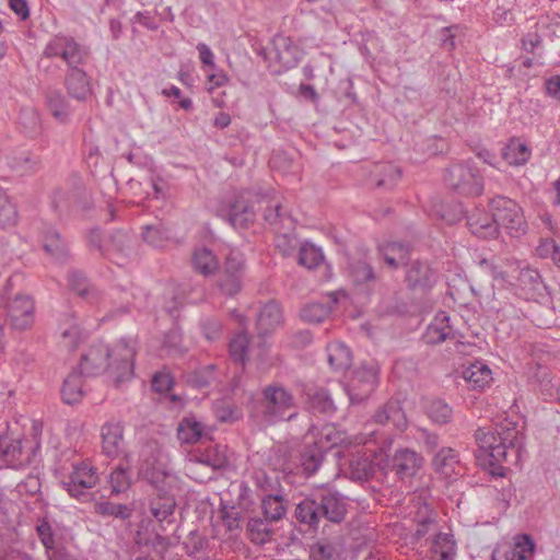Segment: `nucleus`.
<instances>
[{
    "label": "nucleus",
    "instance_id": "18",
    "mask_svg": "<svg viewBox=\"0 0 560 560\" xmlns=\"http://www.w3.org/2000/svg\"><path fill=\"white\" fill-rule=\"evenodd\" d=\"M283 314L280 305L275 301L267 302L257 315V330L260 336H267L281 327Z\"/></svg>",
    "mask_w": 560,
    "mask_h": 560
},
{
    "label": "nucleus",
    "instance_id": "32",
    "mask_svg": "<svg viewBox=\"0 0 560 560\" xmlns=\"http://www.w3.org/2000/svg\"><path fill=\"white\" fill-rule=\"evenodd\" d=\"M374 421L381 424L393 423L398 430H404L407 427L406 416L395 402L384 405L374 415Z\"/></svg>",
    "mask_w": 560,
    "mask_h": 560
},
{
    "label": "nucleus",
    "instance_id": "48",
    "mask_svg": "<svg viewBox=\"0 0 560 560\" xmlns=\"http://www.w3.org/2000/svg\"><path fill=\"white\" fill-rule=\"evenodd\" d=\"M417 512L415 515V522L418 524L416 530L417 537H422L428 533L429 526L433 523V512L427 503H417Z\"/></svg>",
    "mask_w": 560,
    "mask_h": 560
},
{
    "label": "nucleus",
    "instance_id": "7",
    "mask_svg": "<svg viewBox=\"0 0 560 560\" xmlns=\"http://www.w3.org/2000/svg\"><path fill=\"white\" fill-rule=\"evenodd\" d=\"M487 277H490L493 281L504 283L506 280V275L502 268L495 264L494 260L483 258L478 261L477 267L471 276L470 288L475 295H478L486 302H490L494 300L495 293L493 285H487Z\"/></svg>",
    "mask_w": 560,
    "mask_h": 560
},
{
    "label": "nucleus",
    "instance_id": "47",
    "mask_svg": "<svg viewBox=\"0 0 560 560\" xmlns=\"http://www.w3.org/2000/svg\"><path fill=\"white\" fill-rule=\"evenodd\" d=\"M517 281L521 289L527 292L538 291L541 285V277L539 272L529 267L521 269Z\"/></svg>",
    "mask_w": 560,
    "mask_h": 560
},
{
    "label": "nucleus",
    "instance_id": "3",
    "mask_svg": "<svg viewBox=\"0 0 560 560\" xmlns=\"http://www.w3.org/2000/svg\"><path fill=\"white\" fill-rule=\"evenodd\" d=\"M298 406L293 393L280 383L266 385L261 389L259 413L266 425L281 421H291L298 416Z\"/></svg>",
    "mask_w": 560,
    "mask_h": 560
},
{
    "label": "nucleus",
    "instance_id": "16",
    "mask_svg": "<svg viewBox=\"0 0 560 560\" xmlns=\"http://www.w3.org/2000/svg\"><path fill=\"white\" fill-rule=\"evenodd\" d=\"M102 452L110 458H116L124 451V425L120 422H107L101 429Z\"/></svg>",
    "mask_w": 560,
    "mask_h": 560
},
{
    "label": "nucleus",
    "instance_id": "19",
    "mask_svg": "<svg viewBox=\"0 0 560 560\" xmlns=\"http://www.w3.org/2000/svg\"><path fill=\"white\" fill-rule=\"evenodd\" d=\"M37 230L42 236L43 248L49 256L58 260L67 256V246L54 226L39 222Z\"/></svg>",
    "mask_w": 560,
    "mask_h": 560
},
{
    "label": "nucleus",
    "instance_id": "31",
    "mask_svg": "<svg viewBox=\"0 0 560 560\" xmlns=\"http://www.w3.org/2000/svg\"><path fill=\"white\" fill-rule=\"evenodd\" d=\"M84 396L83 378L78 372H72L63 381L61 388L62 400L67 405H74L82 400Z\"/></svg>",
    "mask_w": 560,
    "mask_h": 560
},
{
    "label": "nucleus",
    "instance_id": "21",
    "mask_svg": "<svg viewBox=\"0 0 560 560\" xmlns=\"http://www.w3.org/2000/svg\"><path fill=\"white\" fill-rule=\"evenodd\" d=\"M133 247L130 236L125 232H116L112 235L107 255L115 264L122 266L132 256Z\"/></svg>",
    "mask_w": 560,
    "mask_h": 560
},
{
    "label": "nucleus",
    "instance_id": "20",
    "mask_svg": "<svg viewBox=\"0 0 560 560\" xmlns=\"http://www.w3.org/2000/svg\"><path fill=\"white\" fill-rule=\"evenodd\" d=\"M463 378L472 390H483L493 381L491 369L481 361H476L463 370Z\"/></svg>",
    "mask_w": 560,
    "mask_h": 560
},
{
    "label": "nucleus",
    "instance_id": "24",
    "mask_svg": "<svg viewBox=\"0 0 560 560\" xmlns=\"http://www.w3.org/2000/svg\"><path fill=\"white\" fill-rule=\"evenodd\" d=\"M65 83L69 95L73 98L84 101L92 94L86 73L79 68L74 67L69 70Z\"/></svg>",
    "mask_w": 560,
    "mask_h": 560
},
{
    "label": "nucleus",
    "instance_id": "42",
    "mask_svg": "<svg viewBox=\"0 0 560 560\" xmlns=\"http://www.w3.org/2000/svg\"><path fill=\"white\" fill-rule=\"evenodd\" d=\"M534 551L535 542L533 538L527 534L518 535L515 537L510 559L527 560L534 555Z\"/></svg>",
    "mask_w": 560,
    "mask_h": 560
},
{
    "label": "nucleus",
    "instance_id": "61",
    "mask_svg": "<svg viewBox=\"0 0 560 560\" xmlns=\"http://www.w3.org/2000/svg\"><path fill=\"white\" fill-rule=\"evenodd\" d=\"M61 339L63 346L69 350L75 349L82 340L81 328L77 324L70 325L69 328L62 330Z\"/></svg>",
    "mask_w": 560,
    "mask_h": 560
},
{
    "label": "nucleus",
    "instance_id": "64",
    "mask_svg": "<svg viewBox=\"0 0 560 560\" xmlns=\"http://www.w3.org/2000/svg\"><path fill=\"white\" fill-rule=\"evenodd\" d=\"M202 332L208 340H217L221 336L222 325L218 319H206L202 323Z\"/></svg>",
    "mask_w": 560,
    "mask_h": 560
},
{
    "label": "nucleus",
    "instance_id": "22",
    "mask_svg": "<svg viewBox=\"0 0 560 560\" xmlns=\"http://www.w3.org/2000/svg\"><path fill=\"white\" fill-rule=\"evenodd\" d=\"M432 466L436 472L444 477H451L454 474L457 475L460 468L459 454L452 447H442L434 455Z\"/></svg>",
    "mask_w": 560,
    "mask_h": 560
},
{
    "label": "nucleus",
    "instance_id": "11",
    "mask_svg": "<svg viewBox=\"0 0 560 560\" xmlns=\"http://www.w3.org/2000/svg\"><path fill=\"white\" fill-rule=\"evenodd\" d=\"M98 482L96 468L88 463H80L73 466V470L67 481H62L66 491L73 498L85 500L88 490Z\"/></svg>",
    "mask_w": 560,
    "mask_h": 560
},
{
    "label": "nucleus",
    "instance_id": "54",
    "mask_svg": "<svg viewBox=\"0 0 560 560\" xmlns=\"http://www.w3.org/2000/svg\"><path fill=\"white\" fill-rule=\"evenodd\" d=\"M223 269L225 272H236L245 276L246 259L244 254L236 248L230 249L225 257Z\"/></svg>",
    "mask_w": 560,
    "mask_h": 560
},
{
    "label": "nucleus",
    "instance_id": "15",
    "mask_svg": "<svg viewBox=\"0 0 560 560\" xmlns=\"http://www.w3.org/2000/svg\"><path fill=\"white\" fill-rule=\"evenodd\" d=\"M467 225L472 234L481 238H495L499 235L493 212L488 213L482 208H475L470 211L467 217Z\"/></svg>",
    "mask_w": 560,
    "mask_h": 560
},
{
    "label": "nucleus",
    "instance_id": "44",
    "mask_svg": "<svg viewBox=\"0 0 560 560\" xmlns=\"http://www.w3.org/2000/svg\"><path fill=\"white\" fill-rule=\"evenodd\" d=\"M47 105L54 117L60 121L68 118L69 109L65 96L59 91H50L47 94Z\"/></svg>",
    "mask_w": 560,
    "mask_h": 560
},
{
    "label": "nucleus",
    "instance_id": "10",
    "mask_svg": "<svg viewBox=\"0 0 560 560\" xmlns=\"http://www.w3.org/2000/svg\"><path fill=\"white\" fill-rule=\"evenodd\" d=\"M44 56L47 58L60 57L72 69L78 68L86 60L88 51L72 38L57 36L46 45Z\"/></svg>",
    "mask_w": 560,
    "mask_h": 560
},
{
    "label": "nucleus",
    "instance_id": "34",
    "mask_svg": "<svg viewBox=\"0 0 560 560\" xmlns=\"http://www.w3.org/2000/svg\"><path fill=\"white\" fill-rule=\"evenodd\" d=\"M328 363L336 371L348 369L352 362L350 349L341 342H334L327 347Z\"/></svg>",
    "mask_w": 560,
    "mask_h": 560
},
{
    "label": "nucleus",
    "instance_id": "40",
    "mask_svg": "<svg viewBox=\"0 0 560 560\" xmlns=\"http://www.w3.org/2000/svg\"><path fill=\"white\" fill-rule=\"evenodd\" d=\"M316 438L315 443L320 451H326L345 441L340 432L331 424L323 425L317 432Z\"/></svg>",
    "mask_w": 560,
    "mask_h": 560
},
{
    "label": "nucleus",
    "instance_id": "30",
    "mask_svg": "<svg viewBox=\"0 0 560 560\" xmlns=\"http://www.w3.org/2000/svg\"><path fill=\"white\" fill-rule=\"evenodd\" d=\"M294 514L300 523L311 527H316L323 517L317 500L311 498L301 501L296 505Z\"/></svg>",
    "mask_w": 560,
    "mask_h": 560
},
{
    "label": "nucleus",
    "instance_id": "36",
    "mask_svg": "<svg viewBox=\"0 0 560 560\" xmlns=\"http://www.w3.org/2000/svg\"><path fill=\"white\" fill-rule=\"evenodd\" d=\"M19 211L10 197L0 190V229L7 230L16 225Z\"/></svg>",
    "mask_w": 560,
    "mask_h": 560
},
{
    "label": "nucleus",
    "instance_id": "14",
    "mask_svg": "<svg viewBox=\"0 0 560 560\" xmlns=\"http://www.w3.org/2000/svg\"><path fill=\"white\" fill-rule=\"evenodd\" d=\"M422 457L410 448H399L390 459L389 467L400 478H409L422 466Z\"/></svg>",
    "mask_w": 560,
    "mask_h": 560
},
{
    "label": "nucleus",
    "instance_id": "35",
    "mask_svg": "<svg viewBox=\"0 0 560 560\" xmlns=\"http://www.w3.org/2000/svg\"><path fill=\"white\" fill-rule=\"evenodd\" d=\"M503 159L510 165H523L530 158V151L527 145L518 140H511L503 149Z\"/></svg>",
    "mask_w": 560,
    "mask_h": 560
},
{
    "label": "nucleus",
    "instance_id": "1",
    "mask_svg": "<svg viewBox=\"0 0 560 560\" xmlns=\"http://www.w3.org/2000/svg\"><path fill=\"white\" fill-rule=\"evenodd\" d=\"M140 474L153 486L158 498L151 503V512L159 522L174 513L175 497L182 489L178 476L164 468L162 450L155 442H149L140 451Z\"/></svg>",
    "mask_w": 560,
    "mask_h": 560
},
{
    "label": "nucleus",
    "instance_id": "39",
    "mask_svg": "<svg viewBox=\"0 0 560 560\" xmlns=\"http://www.w3.org/2000/svg\"><path fill=\"white\" fill-rule=\"evenodd\" d=\"M428 417L438 424H446L452 420V408L441 399H433L427 405Z\"/></svg>",
    "mask_w": 560,
    "mask_h": 560
},
{
    "label": "nucleus",
    "instance_id": "43",
    "mask_svg": "<svg viewBox=\"0 0 560 560\" xmlns=\"http://www.w3.org/2000/svg\"><path fill=\"white\" fill-rule=\"evenodd\" d=\"M144 242L153 247H163L170 240L168 231L162 225H147L142 233Z\"/></svg>",
    "mask_w": 560,
    "mask_h": 560
},
{
    "label": "nucleus",
    "instance_id": "53",
    "mask_svg": "<svg viewBox=\"0 0 560 560\" xmlns=\"http://www.w3.org/2000/svg\"><path fill=\"white\" fill-rule=\"evenodd\" d=\"M69 283L71 289L81 296L91 299L96 298V291L90 285L85 276L79 271H73L69 275Z\"/></svg>",
    "mask_w": 560,
    "mask_h": 560
},
{
    "label": "nucleus",
    "instance_id": "29",
    "mask_svg": "<svg viewBox=\"0 0 560 560\" xmlns=\"http://www.w3.org/2000/svg\"><path fill=\"white\" fill-rule=\"evenodd\" d=\"M191 262L194 269L202 276L213 275L219 267V261L213 252L207 247L196 248Z\"/></svg>",
    "mask_w": 560,
    "mask_h": 560
},
{
    "label": "nucleus",
    "instance_id": "33",
    "mask_svg": "<svg viewBox=\"0 0 560 560\" xmlns=\"http://www.w3.org/2000/svg\"><path fill=\"white\" fill-rule=\"evenodd\" d=\"M385 262L393 269L404 265L409 257V248L400 243H386L380 246Z\"/></svg>",
    "mask_w": 560,
    "mask_h": 560
},
{
    "label": "nucleus",
    "instance_id": "57",
    "mask_svg": "<svg viewBox=\"0 0 560 560\" xmlns=\"http://www.w3.org/2000/svg\"><path fill=\"white\" fill-rule=\"evenodd\" d=\"M112 491L114 493H121L126 491L130 486V479L126 469L118 467L112 471L108 478Z\"/></svg>",
    "mask_w": 560,
    "mask_h": 560
},
{
    "label": "nucleus",
    "instance_id": "2",
    "mask_svg": "<svg viewBox=\"0 0 560 560\" xmlns=\"http://www.w3.org/2000/svg\"><path fill=\"white\" fill-rule=\"evenodd\" d=\"M135 347L126 340H120L112 349L96 345L81 358L79 369L86 376H94L109 371L115 385L118 387L133 375Z\"/></svg>",
    "mask_w": 560,
    "mask_h": 560
},
{
    "label": "nucleus",
    "instance_id": "46",
    "mask_svg": "<svg viewBox=\"0 0 560 560\" xmlns=\"http://www.w3.org/2000/svg\"><path fill=\"white\" fill-rule=\"evenodd\" d=\"M248 345V336L245 332L237 334L229 345L230 355L232 359L244 364L247 359Z\"/></svg>",
    "mask_w": 560,
    "mask_h": 560
},
{
    "label": "nucleus",
    "instance_id": "59",
    "mask_svg": "<svg viewBox=\"0 0 560 560\" xmlns=\"http://www.w3.org/2000/svg\"><path fill=\"white\" fill-rule=\"evenodd\" d=\"M351 276L357 283L374 280L373 268L365 261H357L351 266Z\"/></svg>",
    "mask_w": 560,
    "mask_h": 560
},
{
    "label": "nucleus",
    "instance_id": "56",
    "mask_svg": "<svg viewBox=\"0 0 560 560\" xmlns=\"http://www.w3.org/2000/svg\"><path fill=\"white\" fill-rule=\"evenodd\" d=\"M536 250L539 257L550 258L560 268V245L555 240H542Z\"/></svg>",
    "mask_w": 560,
    "mask_h": 560
},
{
    "label": "nucleus",
    "instance_id": "49",
    "mask_svg": "<svg viewBox=\"0 0 560 560\" xmlns=\"http://www.w3.org/2000/svg\"><path fill=\"white\" fill-rule=\"evenodd\" d=\"M244 277V275L236 272H225V270L223 269L222 277L219 283L221 291L230 296L235 295L242 289Z\"/></svg>",
    "mask_w": 560,
    "mask_h": 560
},
{
    "label": "nucleus",
    "instance_id": "37",
    "mask_svg": "<svg viewBox=\"0 0 560 560\" xmlns=\"http://www.w3.org/2000/svg\"><path fill=\"white\" fill-rule=\"evenodd\" d=\"M323 259L324 256L320 248L316 247L314 244L304 242L300 245L298 257L299 265L307 269H314L323 262Z\"/></svg>",
    "mask_w": 560,
    "mask_h": 560
},
{
    "label": "nucleus",
    "instance_id": "12",
    "mask_svg": "<svg viewBox=\"0 0 560 560\" xmlns=\"http://www.w3.org/2000/svg\"><path fill=\"white\" fill-rule=\"evenodd\" d=\"M8 317L19 330L28 329L35 319V304L31 296L16 294L7 304Z\"/></svg>",
    "mask_w": 560,
    "mask_h": 560
},
{
    "label": "nucleus",
    "instance_id": "51",
    "mask_svg": "<svg viewBox=\"0 0 560 560\" xmlns=\"http://www.w3.org/2000/svg\"><path fill=\"white\" fill-rule=\"evenodd\" d=\"M5 162L11 170L18 173H26L35 166V162L28 153L12 152L5 156Z\"/></svg>",
    "mask_w": 560,
    "mask_h": 560
},
{
    "label": "nucleus",
    "instance_id": "38",
    "mask_svg": "<svg viewBox=\"0 0 560 560\" xmlns=\"http://www.w3.org/2000/svg\"><path fill=\"white\" fill-rule=\"evenodd\" d=\"M265 518L268 521L281 520L285 512L287 506L281 495H268L261 502Z\"/></svg>",
    "mask_w": 560,
    "mask_h": 560
},
{
    "label": "nucleus",
    "instance_id": "58",
    "mask_svg": "<svg viewBox=\"0 0 560 560\" xmlns=\"http://www.w3.org/2000/svg\"><path fill=\"white\" fill-rule=\"evenodd\" d=\"M21 126L28 133H34L39 129V114L34 108H23L20 114Z\"/></svg>",
    "mask_w": 560,
    "mask_h": 560
},
{
    "label": "nucleus",
    "instance_id": "6",
    "mask_svg": "<svg viewBox=\"0 0 560 560\" xmlns=\"http://www.w3.org/2000/svg\"><path fill=\"white\" fill-rule=\"evenodd\" d=\"M444 178L453 190L462 195L476 197L483 191L482 176L469 162L452 165Z\"/></svg>",
    "mask_w": 560,
    "mask_h": 560
},
{
    "label": "nucleus",
    "instance_id": "23",
    "mask_svg": "<svg viewBox=\"0 0 560 560\" xmlns=\"http://www.w3.org/2000/svg\"><path fill=\"white\" fill-rule=\"evenodd\" d=\"M401 171L392 163L377 164L370 173V182L376 188L392 189L400 179Z\"/></svg>",
    "mask_w": 560,
    "mask_h": 560
},
{
    "label": "nucleus",
    "instance_id": "52",
    "mask_svg": "<svg viewBox=\"0 0 560 560\" xmlns=\"http://www.w3.org/2000/svg\"><path fill=\"white\" fill-rule=\"evenodd\" d=\"M310 402L311 408L316 412L330 415L336 411L334 400L324 389L317 390L312 395Z\"/></svg>",
    "mask_w": 560,
    "mask_h": 560
},
{
    "label": "nucleus",
    "instance_id": "26",
    "mask_svg": "<svg viewBox=\"0 0 560 560\" xmlns=\"http://www.w3.org/2000/svg\"><path fill=\"white\" fill-rule=\"evenodd\" d=\"M322 516L332 523H339L346 515V503L336 492L320 495L318 502Z\"/></svg>",
    "mask_w": 560,
    "mask_h": 560
},
{
    "label": "nucleus",
    "instance_id": "62",
    "mask_svg": "<svg viewBox=\"0 0 560 560\" xmlns=\"http://www.w3.org/2000/svg\"><path fill=\"white\" fill-rule=\"evenodd\" d=\"M38 537L40 538V541L46 547L47 551L54 549L55 540H54V534L52 529L49 525V523L45 520H43L36 527Z\"/></svg>",
    "mask_w": 560,
    "mask_h": 560
},
{
    "label": "nucleus",
    "instance_id": "4",
    "mask_svg": "<svg viewBox=\"0 0 560 560\" xmlns=\"http://www.w3.org/2000/svg\"><path fill=\"white\" fill-rule=\"evenodd\" d=\"M475 436L480 450L491 458V463H501L505 460L508 450L514 445L517 431L512 423H501L494 429H478Z\"/></svg>",
    "mask_w": 560,
    "mask_h": 560
},
{
    "label": "nucleus",
    "instance_id": "45",
    "mask_svg": "<svg viewBox=\"0 0 560 560\" xmlns=\"http://www.w3.org/2000/svg\"><path fill=\"white\" fill-rule=\"evenodd\" d=\"M247 532L253 542L262 545L270 538L268 524L259 518H250L247 523Z\"/></svg>",
    "mask_w": 560,
    "mask_h": 560
},
{
    "label": "nucleus",
    "instance_id": "60",
    "mask_svg": "<svg viewBox=\"0 0 560 560\" xmlns=\"http://www.w3.org/2000/svg\"><path fill=\"white\" fill-rule=\"evenodd\" d=\"M21 450L22 447L20 440H11L8 436L0 438V453L9 460L16 459L18 455L21 453Z\"/></svg>",
    "mask_w": 560,
    "mask_h": 560
},
{
    "label": "nucleus",
    "instance_id": "25",
    "mask_svg": "<svg viewBox=\"0 0 560 560\" xmlns=\"http://www.w3.org/2000/svg\"><path fill=\"white\" fill-rule=\"evenodd\" d=\"M448 320L446 312H439L424 332L425 342L438 345L450 338L453 335V329Z\"/></svg>",
    "mask_w": 560,
    "mask_h": 560
},
{
    "label": "nucleus",
    "instance_id": "55",
    "mask_svg": "<svg viewBox=\"0 0 560 560\" xmlns=\"http://www.w3.org/2000/svg\"><path fill=\"white\" fill-rule=\"evenodd\" d=\"M94 508L95 512L103 516H116L122 520L130 516V510L125 504H115L104 501L97 502Z\"/></svg>",
    "mask_w": 560,
    "mask_h": 560
},
{
    "label": "nucleus",
    "instance_id": "5",
    "mask_svg": "<svg viewBox=\"0 0 560 560\" xmlns=\"http://www.w3.org/2000/svg\"><path fill=\"white\" fill-rule=\"evenodd\" d=\"M498 230L503 228L511 236H520L526 232L527 223L522 208L512 199L497 196L490 201Z\"/></svg>",
    "mask_w": 560,
    "mask_h": 560
},
{
    "label": "nucleus",
    "instance_id": "50",
    "mask_svg": "<svg viewBox=\"0 0 560 560\" xmlns=\"http://www.w3.org/2000/svg\"><path fill=\"white\" fill-rule=\"evenodd\" d=\"M330 314V308L322 303H310L301 312L302 318L312 324L322 323Z\"/></svg>",
    "mask_w": 560,
    "mask_h": 560
},
{
    "label": "nucleus",
    "instance_id": "13",
    "mask_svg": "<svg viewBox=\"0 0 560 560\" xmlns=\"http://www.w3.org/2000/svg\"><path fill=\"white\" fill-rule=\"evenodd\" d=\"M272 45L273 47L269 51V56L277 63L273 72L279 73L293 68L298 63L300 50L290 37L277 35L272 40Z\"/></svg>",
    "mask_w": 560,
    "mask_h": 560
},
{
    "label": "nucleus",
    "instance_id": "28",
    "mask_svg": "<svg viewBox=\"0 0 560 560\" xmlns=\"http://www.w3.org/2000/svg\"><path fill=\"white\" fill-rule=\"evenodd\" d=\"M205 433V425L194 416L184 417L177 427V438L184 444L197 443Z\"/></svg>",
    "mask_w": 560,
    "mask_h": 560
},
{
    "label": "nucleus",
    "instance_id": "8",
    "mask_svg": "<svg viewBox=\"0 0 560 560\" xmlns=\"http://www.w3.org/2000/svg\"><path fill=\"white\" fill-rule=\"evenodd\" d=\"M487 277H490L493 281L504 283L506 280V275L502 268L495 264L494 260L483 258L478 261L477 267L471 276L470 288L475 295H478L486 302H490L494 300L495 293L493 285H487Z\"/></svg>",
    "mask_w": 560,
    "mask_h": 560
},
{
    "label": "nucleus",
    "instance_id": "63",
    "mask_svg": "<svg viewBox=\"0 0 560 560\" xmlns=\"http://www.w3.org/2000/svg\"><path fill=\"white\" fill-rule=\"evenodd\" d=\"M173 386V378L168 373H156L152 378V388L158 393H166Z\"/></svg>",
    "mask_w": 560,
    "mask_h": 560
},
{
    "label": "nucleus",
    "instance_id": "9",
    "mask_svg": "<svg viewBox=\"0 0 560 560\" xmlns=\"http://www.w3.org/2000/svg\"><path fill=\"white\" fill-rule=\"evenodd\" d=\"M378 368L375 364L361 365L354 372L346 388L351 404L361 402L375 389Z\"/></svg>",
    "mask_w": 560,
    "mask_h": 560
},
{
    "label": "nucleus",
    "instance_id": "27",
    "mask_svg": "<svg viewBox=\"0 0 560 560\" xmlns=\"http://www.w3.org/2000/svg\"><path fill=\"white\" fill-rule=\"evenodd\" d=\"M406 280L412 289L429 288L434 282V272L428 264L415 261L407 270Z\"/></svg>",
    "mask_w": 560,
    "mask_h": 560
},
{
    "label": "nucleus",
    "instance_id": "41",
    "mask_svg": "<svg viewBox=\"0 0 560 560\" xmlns=\"http://www.w3.org/2000/svg\"><path fill=\"white\" fill-rule=\"evenodd\" d=\"M432 553L440 560H447L455 555V541L448 534H439L432 542Z\"/></svg>",
    "mask_w": 560,
    "mask_h": 560
},
{
    "label": "nucleus",
    "instance_id": "17",
    "mask_svg": "<svg viewBox=\"0 0 560 560\" xmlns=\"http://www.w3.org/2000/svg\"><path fill=\"white\" fill-rule=\"evenodd\" d=\"M229 464L223 450L219 446H213L202 453L192 454L188 459V476L198 479L196 476V468L198 465H203L212 470L224 468Z\"/></svg>",
    "mask_w": 560,
    "mask_h": 560
}]
</instances>
